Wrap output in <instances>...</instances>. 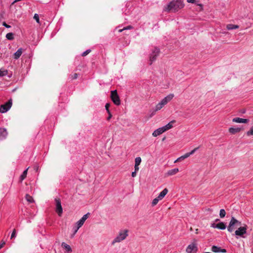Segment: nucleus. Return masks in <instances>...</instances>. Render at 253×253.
Masks as SVG:
<instances>
[{"mask_svg": "<svg viewBox=\"0 0 253 253\" xmlns=\"http://www.w3.org/2000/svg\"><path fill=\"white\" fill-rule=\"evenodd\" d=\"M184 7V4L181 0H172L168 5V11L175 12Z\"/></svg>", "mask_w": 253, "mask_h": 253, "instance_id": "obj_1", "label": "nucleus"}, {"mask_svg": "<svg viewBox=\"0 0 253 253\" xmlns=\"http://www.w3.org/2000/svg\"><path fill=\"white\" fill-rule=\"evenodd\" d=\"M128 230L120 231L117 236L112 241L111 244L114 245L117 243H120L125 240L128 236Z\"/></svg>", "mask_w": 253, "mask_h": 253, "instance_id": "obj_2", "label": "nucleus"}, {"mask_svg": "<svg viewBox=\"0 0 253 253\" xmlns=\"http://www.w3.org/2000/svg\"><path fill=\"white\" fill-rule=\"evenodd\" d=\"M173 97V94H170L163 98L161 101L156 106L155 112L161 110L165 105L169 102Z\"/></svg>", "mask_w": 253, "mask_h": 253, "instance_id": "obj_3", "label": "nucleus"}, {"mask_svg": "<svg viewBox=\"0 0 253 253\" xmlns=\"http://www.w3.org/2000/svg\"><path fill=\"white\" fill-rule=\"evenodd\" d=\"M241 225V222L240 221L237 220L235 217H232L229 225L227 227V230L229 232H232L235 228Z\"/></svg>", "mask_w": 253, "mask_h": 253, "instance_id": "obj_4", "label": "nucleus"}, {"mask_svg": "<svg viewBox=\"0 0 253 253\" xmlns=\"http://www.w3.org/2000/svg\"><path fill=\"white\" fill-rule=\"evenodd\" d=\"M111 98L113 103L116 105H120L121 100L118 94L117 90L111 91Z\"/></svg>", "mask_w": 253, "mask_h": 253, "instance_id": "obj_5", "label": "nucleus"}, {"mask_svg": "<svg viewBox=\"0 0 253 253\" xmlns=\"http://www.w3.org/2000/svg\"><path fill=\"white\" fill-rule=\"evenodd\" d=\"M12 104V99H10L6 103L0 106V112L1 113L6 112L11 108Z\"/></svg>", "mask_w": 253, "mask_h": 253, "instance_id": "obj_6", "label": "nucleus"}, {"mask_svg": "<svg viewBox=\"0 0 253 253\" xmlns=\"http://www.w3.org/2000/svg\"><path fill=\"white\" fill-rule=\"evenodd\" d=\"M56 203V212L59 216H61L63 212V209L61 206V201L59 199L56 198L55 199Z\"/></svg>", "mask_w": 253, "mask_h": 253, "instance_id": "obj_7", "label": "nucleus"}, {"mask_svg": "<svg viewBox=\"0 0 253 253\" xmlns=\"http://www.w3.org/2000/svg\"><path fill=\"white\" fill-rule=\"evenodd\" d=\"M198 251L197 244L192 243L189 245L186 248V251L187 253H196Z\"/></svg>", "mask_w": 253, "mask_h": 253, "instance_id": "obj_8", "label": "nucleus"}, {"mask_svg": "<svg viewBox=\"0 0 253 253\" xmlns=\"http://www.w3.org/2000/svg\"><path fill=\"white\" fill-rule=\"evenodd\" d=\"M247 232V226L240 227L235 232V234L237 236L244 237L243 235Z\"/></svg>", "mask_w": 253, "mask_h": 253, "instance_id": "obj_9", "label": "nucleus"}, {"mask_svg": "<svg viewBox=\"0 0 253 253\" xmlns=\"http://www.w3.org/2000/svg\"><path fill=\"white\" fill-rule=\"evenodd\" d=\"M160 53V50L158 48H155L152 52V53L150 56V60L151 61L150 65L152 64V62L156 60L157 56L159 55Z\"/></svg>", "mask_w": 253, "mask_h": 253, "instance_id": "obj_10", "label": "nucleus"}, {"mask_svg": "<svg viewBox=\"0 0 253 253\" xmlns=\"http://www.w3.org/2000/svg\"><path fill=\"white\" fill-rule=\"evenodd\" d=\"M232 121L237 123H248L249 121L248 119H242L240 118H235L232 120Z\"/></svg>", "mask_w": 253, "mask_h": 253, "instance_id": "obj_11", "label": "nucleus"}, {"mask_svg": "<svg viewBox=\"0 0 253 253\" xmlns=\"http://www.w3.org/2000/svg\"><path fill=\"white\" fill-rule=\"evenodd\" d=\"M211 251L214 253H219V252L226 253V250L225 249H221V248L215 246H213L211 247Z\"/></svg>", "mask_w": 253, "mask_h": 253, "instance_id": "obj_12", "label": "nucleus"}, {"mask_svg": "<svg viewBox=\"0 0 253 253\" xmlns=\"http://www.w3.org/2000/svg\"><path fill=\"white\" fill-rule=\"evenodd\" d=\"M164 132H165V131H164L163 127H160L158 129L155 130L152 133V135L153 136L156 137V136L161 134L162 133H163Z\"/></svg>", "mask_w": 253, "mask_h": 253, "instance_id": "obj_13", "label": "nucleus"}, {"mask_svg": "<svg viewBox=\"0 0 253 253\" xmlns=\"http://www.w3.org/2000/svg\"><path fill=\"white\" fill-rule=\"evenodd\" d=\"M7 132L6 129L0 128V139H3L6 137Z\"/></svg>", "mask_w": 253, "mask_h": 253, "instance_id": "obj_14", "label": "nucleus"}, {"mask_svg": "<svg viewBox=\"0 0 253 253\" xmlns=\"http://www.w3.org/2000/svg\"><path fill=\"white\" fill-rule=\"evenodd\" d=\"M242 128L240 127H230L229 128V132L232 134H236L240 132Z\"/></svg>", "mask_w": 253, "mask_h": 253, "instance_id": "obj_15", "label": "nucleus"}, {"mask_svg": "<svg viewBox=\"0 0 253 253\" xmlns=\"http://www.w3.org/2000/svg\"><path fill=\"white\" fill-rule=\"evenodd\" d=\"M175 123V120H172L171 122H170L169 124H168L165 126H163V128L165 131L170 129L173 127L172 125Z\"/></svg>", "mask_w": 253, "mask_h": 253, "instance_id": "obj_16", "label": "nucleus"}, {"mask_svg": "<svg viewBox=\"0 0 253 253\" xmlns=\"http://www.w3.org/2000/svg\"><path fill=\"white\" fill-rule=\"evenodd\" d=\"M179 171L178 168L172 169L168 171L167 174L168 176H171L176 174Z\"/></svg>", "mask_w": 253, "mask_h": 253, "instance_id": "obj_17", "label": "nucleus"}, {"mask_svg": "<svg viewBox=\"0 0 253 253\" xmlns=\"http://www.w3.org/2000/svg\"><path fill=\"white\" fill-rule=\"evenodd\" d=\"M168 192V190L167 188H165L159 195L158 198L161 200H162L164 197L166 195V194Z\"/></svg>", "mask_w": 253, "mask_h": 253, "instance_id": "obj_18", "label": "nucleus"}, {"mask_svg": "<svg viewBox=\"0 0 253 253\" xmlns=\"http://www.w3.org/2000/svg\"><path fill=\"white\" fill-rule=\"evenodd\" d=\"M22 53V49L21 48L18 49V50L14 54V58L15 59H18Z\"/></svg>", "mask_w": 253, "mask_h": 253, "instance_id": "obj_19", "label": "nucleus"}, {"mask_svg": "<svg viewBox=\"0 0 253 253\" xmlns=\"http://www.w3.org/2000/svg\"><path fill=\"white\" fill-rule=\"evenodd\" d=\"M215 227L216 228L221 230H224L226 228L225 224L223 222H221L216 224L215 225Z\"/></svg>", "mask_w": 253, "mask_h": 253, "instance_id": "obj_20", "label": "nucleus"}, {"mask_svg": "<svg viewBox=\"0 0 253 253\" xmlns=\"http://www.w3.org/2000/svg\"><path fill=\"white\" fill-rule=\"evenodd\" d=\"M61 246L62 248L65 249L67 252H72V249L70 247V246L67 244H66L64 242H63L61 244Z\"/></svg>", "mask_w": 253, "mask_h": 253, "instance_id": "obj_21", "label": "nucleus"}, {"mask_svg": "<svg viewBox=\"0 0 253 253\" xmlns=\"http://www.w3.org/2000/svg\"><path fill=\"white\" fill-rule=\"evenodd\" d=\"M226 28L229 30L236 29L239 28V26L230 24L226 25Z\"/></svg>", "mask_w": 253, "mask_h": 253, "instance_id": "obj_22", "label": "nucleus"}, {"mask_svg": "<svg viewBox=\"0 0 253 253\" xmlns=\"http://www.w3.org/2000/svg\"><path fill=\"white\" fill-rule=\"evenodd\" d=\"M29 168L25 170L20 176V182H22L27 176V171Z\"/></svg>", "mask_w": 253, "mask_h": 253, "instance_id": "obj_23", "label": "nucleus"}, {"mask_svg": "<svg viewBox=\"0 0 253 253\" xmlns=\"http://www.w3.org/2000/svg\"><path fill=\"white\" fill-rule=\"evenodd\" d=\"M25 198L26 200L30 203H32L34 202L33 197L28 194L26 195Z\"/></svg>", "mask_w": 253, "mask_h": 253, "instance_id": "obj_24", "label": "nucleus"}, {"mask_svg": "<svg viewBox=\"0 0 253 253\" xmlns=\"http://www.w3.org/2000/svg\"><path fill=\"white\" fill-rule=\"evenodd\" d=\"M6 38L9 40H12L14 39L13 34L12 33H8L6 35Z\"/></svg>", "mask_w": 253, "mask_h": 253, "instance_id": "obj_25", "label": "nucleus"}, {"mask_svg": "<svg viewBox=\"0 0 253 253\" xmlns=\"http://www.w3.org/2000/svg\"><path fill=\"white\" fill-rule=\"evenodd\" d=\"M226 215V211L224 209H221L220 210L219 216L220 218H223L225 217Z\"/></svg>", "mask_w": 253, "mask_h": 253, "instance_id": "obj_26", "label": "nucleus"}, {"mask_svg": "<svg viewBox=\"0 0 253 253\" xmlns=\"http://www.w3.org/2000/svg\"><path fill=\"white\" fill-rule=\"evenodd\" d=\"M84 221L83 220V219H80L77 223H76V224L77 226H78L79 227H81L84 223Z\"/></svg>", "mask_w": 253, "mask_h": 253, "instance_id": "obj_27", "label": "nucleus"}, {"mask_svg": "<svg viewBox=\"0 0 253 253\" xmlns=\"http://www.w3.org/2000/svg\"><path fill=\"white\" fill-rule=\"evenodd\" d=\"M160 200H160V199H159L158 198V197H156V198H155V199L153 200V201H152V206H154L158 204V202H159Z\"/></svg>", "mask_w": 253, "mask_h": 253, "instance_id": "obj_28", "label": "nucleus"}, {"mask_svg": "<svg viewBox=\"0 0 253 253\" xmlns=\"http://www.w3.org/2000/svg\"><path fill=\"white\" fill-rule=\"evenodd\" d=\"M141 162V159L140 157H137L135 159V165H139Z\"/></svg>", "mask_w": 253, "mask_h": 253, "instance_id": "obj_29", "label": "nucleus"}, {"mask_svg": "<svg viewBox=\"0 0 253 253\" xmlns=\"http://www.w3.org/2000/svg\"><path fill=\"white\" fill-rule=\"evenodd\" d=\"M7 74V71L6 70H0V76L2 77L6 76Z\"/></svg>", "mask_w": 253, "mask_h": 253, "instance_id": "obj_30", "label": "nucleus"}, {"mask_svg": "<svg viewBox=\"0 0 253 253\" xmlns=\"http://www.w3.org/2000/svg\"><path fill=\"white\" fill-rule=\"evenodd\" d=\"M34 19L37 21V23H40L39 16L38 14H35L34 16Z\"/></svg>", "mask_w": 253, "mask_h": 253, "instance_id": "obj_31", "label": "nucleus"}, {"mask_svg": "<svg viewBox=\"0 0 253 253\" xmlns=\"http://www.w3.org/2000/svg\"><path fill=\"white\" fill-rule=\"evenodd\" d=\"M248 136L253 135V126L251 128L250 130L247 132Z\"/></svg>", "mask_w": 253, "mask_h": 253, "instance_id": "obj_32", "label": "nucleus"}, {"mask_svg": "<svg viewBox=\"0 0 253 253\" xmlns=\"http://www.w3.org/2000/svg\"><path fill=\"white\" fill-rule=\"evenodd\" d=\"M78 77V74L77 73H74L72 75H71V78L72 80H75L77 79Z\"/></svg>", "mask_w": 253, "mask_h": 253, "instance_id": "obj_33", "label": "nucleus"}, {"mask_svg": "<svg viewBox=\"0 0 253 253\" xmlns=\"http://www.w3.org/2000/svg\"><path fill=\"white\" fill-rule=\"evenodd\" d=\"M89 215H90V213L89 212H88L86 214H84L81 218L83 219V220L85 221L87 219V218L88 217Z\"/></svg>", "mask_w": 253, "mask_h": 253, "instance_id": "obj_34", "label": "nucleus"}, {"mask_svg": "<svg viewBox=\"0 0 253 253\" xmlns=\"http://www.w3.org/2000/svg\"><path fill=\"white\" fill-rule=\"evenodd\" d=\"M91 51V50L90 49H88L86 51H85L83 53H82V56H85L86 55H87L88 53H89Z\"/></svg>", "mask_w": 253, "mask_h": 253, "instance_id": "obj_35", "label": "nucleus"}, {"mask_svg": "<svg viewBox=\"0 0 253 253\" xmlns=\"http://www.w3.org/2000/svg\"><path fill=\"white\" fill-rule=\"evenodd\" d=\"M110 104L109 103H107L105 105V109L107 112L108 113H110V110H109V107H110Z\"/></svg>", "mask_w": 253, "mask_h": 253, "instance_id": "obj_36", "label": "nucleus"}, {"mask_svg": "<svg viewBox=\"0 0 253 253\" xmlns=\"http://www.w3.org/2000/svg\"><path fill=\"white\" fill-rule=\"evenodd\" d=\"M16 236V230L14 229L13 230V232L11 234V237H10V239H13V238H14Z\"/></svg>", "mask_w": 253, "mask_h": 253, "instance_id": "obj_37", "label": "nucleus"}, {"mask_svg": "<svg viewBox=\"0 0 253 253\" xmlns=\"http://www.w3.org/2000/svg\"><path fill=\"white\" fill-rule=\"evenodd\" d=\"M198 149H199V147L194 148L191 152H189V154H190V156L193 155L196 152V151H197Z\"/></svg>", "mask_w": 253, "mask_h": 253, "instance_id": "obj_38", "label": "nucleus"}, {"mask_svg": "<svg viewBox=\"0 0 253 253\" xmlns=\"http://www.w3.org/2000/svg\"><path fill=\"white\" fill-rule=\"evenodd\" d=\"M80 228H81V227H79L77 225L74 227V232L73 235H74L77 232L78 230H79V229Z\"/></svg>", "mask_w": 253, "mask_h": 253, "instance_id": "obj_39", "label": "nucleus"}, {"mask_svg": "<svg viewBox=\"0 0 253 253\" xmlns=\"http://www.w3.org/2000/svg\"><path fill=\"white\" fill-rule=\"evenodd\" d=\"M2 25L4 27H5L6 28H10V26L7 24L5 22H2Z\"/></svg>", "mask_w": 253, "mask_h": 253, "instance_id": "obj_40", "label": "nucleus"}, {"mask_svg": "<svg viewBox=\"0 0 253 253\" xmlns=\"http://www.w3.org/2000/svg\"><path fill=\"white\" fill-rule=\"evenodd\" d=\"M5 244V242L4 241H1V243L0 245V249H1Z\"/></svg>", "mask_w": 253, "mask_h": 253, "instance_id": "obj_41", "label": "nucleus"}, {"mask_svg": "<svg viewBox=\"0 0 253 253\" xmlns=\"http://www.w3.org/2000/svg\"><path fill=\"white\" fill-rule=\"evenodd\" d=\"M190 154H189V153H187L186 154H185L184 155H183V158L184 159H186V158H187L188 157H189L190 156Z\"/></svg>", "mask_w": 253, "mask_h": 253, "instance_id": "obj_42", "label": "nucleus"}, {"mask_svg": "<svg viewBox=\"0 0 253 253\" xmlns=\"http://www.w3.org/2000/svg\"><path fill=\"white\" fill-rule=\"evenodd\" d=\"M138 166H139V165L136 166L135 165V166H134L135 170L134 171H137L139 170Z\"/></svg>", "mask_w": 253, "mask_h": 253, "instance_id": "obj_43", "label": "nucleus"}, {"mask_svg": "<svg viewBox=\"0 0 253 253\" xmlns=\"http://www.w3.org/2000/svg\"><path fill=\"white\" fill-rule=\"evenodd\" d=\"M136 175V171H134L133 172H132L131 173V176L133 177H135Z\"/></svg>", "mask_w": 253, "mask_h": 253, "instance_id": "obj_44", "label": "nucleus"}, {"mask_svg": "<svg viewBox=\"0 0 253 253\" xmlns=\"http://www.w3.org/2000/svg\"><path fill=\"white\" fill-rule=\"evenodd\" d=\"M132 26H128L126 27H125V28H124V29H125V30H128V29H132Z\"/></svg>", "mask_w": 253, "mask_h": 253, "instance_id": "obj_45", "label": "nucleus"}, {"mask_svg": "<svg viewBox=\"0 0 253 253\" xmlns=\"http://www.w3.org/2000/svg\"><path fill=\"white\" fill-rule=\"evenodd\" d=\"M187 1L189 3H194L195 1V0H187Z\"/></svg>", "mask_w": 253, "mask_h": 253, "instance_id": "obj_46", "label": "nucleus"}, {"mask_svg": "<svg viewBox=\"0 0 253 253\" xmlns=\"http://www.w3.org/2000/svg\"><path fill=\"white\" fill-rule=\"evenodd\" d=\"M108 114H109V116L107 118V120H109L112 117V115H111V113L110 112V113H108Z\"/></svg>", "mask_w": 253, "mask_h": 253, "instance_id": "obj_47", "label": "nucleus"}, {"mask_svg": "<svg viewBox=\"0 0 253 253\" xmlns=\"http://www.w3.org/2000/svg\"><path fill=\"white\" fill-rule=\"evenodd\" d=\"M179 161H181V159L179 157L175 161L174 163H176V162H179Z\"/></svg>", "mask_w": 253, "mask_h": 253, "instance_id": "obj_48", "label": "nucleus"}, {"mask_svg": "<svg viewBox=\"0 0 253 253\" xmlns=\"http://www.w3.org/2000/svg\"><path fill=\"white\" fill-rule=\"evenodd\" d=\"M215 225H216V224H215L214 223H212V224H211V227H213V228H216V227H215Z\"/></svg>", "mask_w": 253, "mask_h": 253, "instance_id": "obj_49", "label": "nucleus"}, {"mask_svg": "<svg viewBox=\"0 0 253 253\" xmlns=\"http://www.w3.org/2000/svg\"><path fill=\"white\" fill-rule=\"evenodd\" d=\"M240 112H241V113H245V112H246V110H245V109H243V110H241V111H240Z\"/></svg>", "mask_w": 253, "mask_h": 253, "instance_id": "obj_50", "label": "nucleus"}, {"mask_svg": "<svg viewBox=\"0 0 253 253\" xmlns=\"http://www.w3.org/2000/svg\"><path fill=\"white\" fill-rule=\"evenodd\" d=\"M180 159H181V161L182 160H184L185 159L183 158V156H181V157H179Z\"/></svg>", "mask_w": 253, "mask_h": 253, "instance_id": "obj_51", "label": "nucleus"}, {"mask_svg": "<svg viewBox=\"0 0 253 253\" xmlns=\"http://www.w3.org/2000/svg\"><path fill=\"white\" fill-rule=\"evenodd\" d=\"M124 30H125L124 28L123 29H120V30H119V32H123Z\"/></svg>", "mask_w": 253, "mask_h": 253, "instance_id": "obj_52", "label": "nucleus"}, {"mask_svg": "<svg viewBox=\"0 0 253 253\" xmlns=\"http://www.w3.org/2000/svg\"><path fill=\"white\" fill-rule=\"evenodd\" d=\"M35 170H36V171H38V169H39V167H36L35 168Z\"/></svg>", "mask_w": 253, "mask_h": 253, "instance_id": "obj_53", "label": "nucleus"}, {"mask_svg": "<svg viewBox=\"0 0 253 253\" xmlns=\"http://www.w3.org/2000/svg\"><path fill=\"white\" fill-rule=\"evenodd\" d=\"M196 234H198V229H196Z\"/></svg>", "mask_w": 253, "mask_h": 253, "instance_id": "obj_54", "label": "nucleus"}, {"mask_svg": "<svg viewBox=\"0 0 253 253\" xmlns=\"http://www.w3.org/2000/svg\"><path fill=\"white\" fill-rule=\"evenodd\" d=\"M198 5L200 6L201 7V8H202L203 5L202 4H199Z\"/></svg>", "mask_w": 253, "mask_h": 253, "instance_id": "obj_55", "label": "nucleus"}, {"mask_svg": "<svg viewBox=\"0 0 253 253\" xmlns=\"http://www.w3.org/2000/svg\"><path fill=\"white\" fill-rule=\"evenodd\" d=\"M190 231H192V230H193V228H192V227H190Z\"/></svg>", "mask_w": 253, "mask_h": 253, "instance_id": "obj_56", "label": "nucleus"}, {"mask_svg": "<svg viewBox=\"0 0 253 253\" xmlns=\"http://www.w3.org/2000/svg\"><path fill=\"white\" fill-rule=\"evenodd\" d=\"M210 253V252H206V253Z\"/></svg>", "mask_w": 253, "mask_h": 253, "instance_id": "obj_57", "label": "nucleus"}]
</instances>
